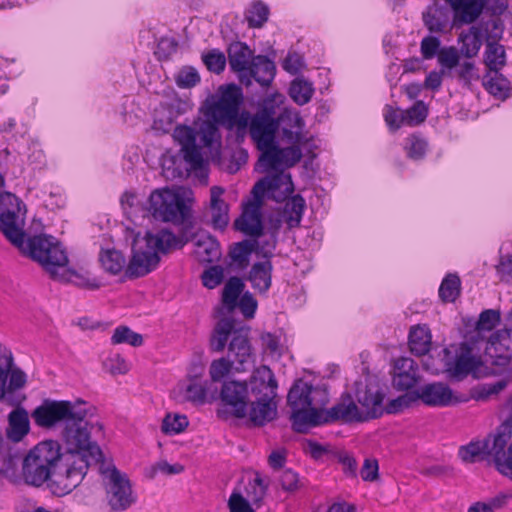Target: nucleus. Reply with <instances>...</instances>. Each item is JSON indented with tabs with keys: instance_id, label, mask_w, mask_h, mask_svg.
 <instances>
[{
	"instance_id": "18",
	"label": "nucleus",
	"mask_w": 512,
	"mask_h": 512,
	"mask_svg": "<svg viewBox=\"0 0 512 512\" xmlns=\"http://www.w3.org/2000/svg\"><path fill=\"white\" fill-rule=\"evenodd\" d=\"M301 144H291L286 148H279L276 142L270 146L259 158L260 165L265 171H278L293 167L302 158Z\"/></svg>"
},
{
	"instance_id": "56",
	"label": "nucleus",
	"mask_w": 512,
	"mask_h": 512,
	"mask_svg": "<svg viewBox=\"0 0 512 512\" xmlns=\"http://www.w3.org/2000/svg\"><path fill=\"white\" fill-rule=\"evenodd\" d=\"M202 58L208 70L214 73H221L225 69L226 57L224 53L219 50H212L204 54Z\"/></svg>"
},
{
	"instance_id": "28",
	"label": "nucleus",
	"mask_w": 512,
	"mask_h": 512,
	"mask_svg": "<svg viewBox=\"0 0 512 512\" xmlns=\"http://www.w3.org/2000/svg\"><path fill=\"white\" fill-rule=\"evenodd\" d=\"M228 58L231 69L238 74L242 83L245 82L254 58L250 48L244 43H234L229 47Z\"/></svg>"
},
{
	"instance_id": "1",
	"label": "nucleus",
	"mask_w": 512,
	"mask_h": 512,
	"mask_svg": "<svg viewBox=\"0 0 512 512\" xmlns=\"http://www.w3.org/2000/svg\"><path fill=\"white\" fill-rule=\"evenodd\" d=\"M242 102L243 92L239 86H220L217 94L206 99L205 115L210 121L201 124L202 138L206 144L219 138V125L230 130L236 129L239 136H244L249 131L262 154L275 143L279 123L275 121L273 111L268 108L253 116L248 111L239 112Z\"/></svg>"
},
{
	"instance_id": "32",
	"label": "nucleus",
	"mask_w": 512,
	"mask_h": 512,
	"mask_svg": "<svg viewBox=\"0 0 512 512\" xmlns=\"http://www.w3.org/2000/svg\"><path fill=\"white\" fill-rule=\"evenodd\" d=\"M224 189L219 186H213L210 189V210L211 221L216 229H224L229 223V208L222 199Z\"/></svg>"
},
{
	"instance_id": "11",
	"label": "nucleus",
	"mask_w": 512,
	"mask_h": 512,
	"mask_svg": "<svg viewBox=\"0 0 512 512\" xmlns=\"http://www.w3.org/2000/svg\"><path fill=\"white\" fill-rule=\"evenodd\" d=\"M29 256L38 262L54 279H64L60 274L68 264L67 253L62 244L53 236L41 234L27 240L23 246Z\"/></svg>"
},
{
	"instance_id": "14",
	"label": "nucleus",
	"mask_w": 512,
	"mask_h": 512,
	"mask_svg": "<svg viewBox=\"0 0 512 512\" xmlns=\"http://www.w3.org/2000/svg\"><path fill=\"white\" fill-rule=\"evenodd\" d=\"M4 184V179L0 187ZM25 211L21 201L11 193L0 194V230L16 247L23 249L25 245Z\"/></svg>"
},
{
	"instance_id": "7",
	"label": "nucleus",
	"mask_w": 512,
	"mask_h": 512,
	"mask_svg": "<svg viewBox=\"0 0 512 512\" xmlns=\"http://www.w3.org/2000/svg\"><path fill=\"white\" fill-rule=\"evenodd\" d=\"M249 386L256 399L251 402L247 414L254 425L263 426L277 414V382L271 369L265 365L257 368L250 378Z\"/></svg>"
},
{
	"instance_id": "4",
	"label": "nucleus",
	"mask_w": 512,
	"mask_h": 512,
	"mask_svg": "<svg viewBox=\"0 0 512 512\" xmlns=\"http://www.w3.org/2000/svg\"><path fill=\"white\" fill-rule=\"evenodd\" d=\"M184 244L182 238L168 229L147 232L144 236L137 235L132 244V256L125 270L126 275L138 278L149 274L157 268L161 255L182 248Z\"/></svg>"
},
{
	"instance_id": "43",
	"label": "nucleus",
	"mask_w": 512,
	"mask_h": 512,
	"mask_svg": "<svg viewBox=\"0 0 512 512\" xmlns=\"http://www.w3.org/2000/svg\"><path fill=\"white\" fill-rule=\"evenodd\" d=\"M189 425L187 417L178 413H167L162 420L161 431L166 435L182 433Z\"/></svg>"
},
{
	"instance_id": "44",
	"label": "nucleus",
	"mask_w": 512,
	"mask_h": 512,
	"mask_svg": "<svg viewBox=\"0 0 512 512\" xmlns=\"http://www.w3.org/2000/svg\"><path fill=\"white\" fill-rule=\"evenodd\" d=\"M460 278L456 274H448L439 287V296L444 302H454L460 294Z\"/></svg>"
},
{
	"instance_id": "48",
	"label": "nucleus",
	"mask_w": 512,
	"mask_h": 512,
	"mask_svg": "<svg viewBox=\"0 0 512 512\" xmlns=\"http://www.w3.org/2000/svg\"><path fill=\"white\" fill-rule=\"evenodd\" d=\"M18 458V452L13 450L9 443L0 435V473H6L13 469Z\"/></svg>"
},
{
	"instance_id": "26",
	"label": "nucleus",
	"mask_w": 512,
	"mask_h": 512,
	"mask_svg": "<svg viewBox=\"0 0 512 512\" xmlns=\"http://www.w3.org/2000/svg\"><path fill=\"white\" fill-rule=\"evenodd\" d=\"M509 338L510 331L507 329L497 330L490 335L485 347V356L493 365L504 366L509 362Z\"/></svg>"
},
{
	"instance_id": "22",
	"label": "nucleus",
	"mask_w": 512,
	"mask_h": 512,
	"mask_svg": "<svg viewBox=\"0 0 512 512\" xmlns=\"http://www.w3.org/2000/svg\"><path fill=\"white\" fill-rule=\"evenodd\" d=\"M422 19L425 27L431 33L445 34L455 27L449 8L437 2L426 8L422 13Z\"/></svg>"
},
{
	"instance_id": "3",
	"label": "nucleus",
	"mask_w": 512,
	"mask_h": 512,
	"mask_svg": "<svg viewBox=\"0 0 512 512\" xmlns=\"http://www.w3.org/2000/svg\"><path fill=\"white\" fill-rule=\"evenodd\" d=\"M93 428L86 417H81L71 420L63 429L64 451H61V465L53 481L57 493L72 492L82 483L92 461L103 462L101 448L91 440Z\"/></svg>"
},
{
	"instance_id": "47",
	"label": "nucleus",
	"mask_w": 512,
	"mask_h": 512,
	"mask_svg": "<svg viewBox=\"0 0 512 512\" xmlns=\"http://www.w3.org/2000/svg\"><path fill=\"white\" fill-rule=\"evenodd\" d=\"M112 344L127 343L133 347H139L143 344L142 335L133 332L126 326L117 327L111 337Z\"/></svg>"
},
{
	"instance_id": "63",
	"label": "nucleus",
	"mask_w": 512,
	"mask_h": 512,
	"mask_svg": "<svg viewBox=\"0 0 512 512\" xmlns=\"http://www.w3.org/2000/svg\"><path fill=\"white\" fill-rule=\"evenodd\" d=\"M237 306L246 318H252L257 309V301L250 292H245L240 297L239 302L237 301Z\"/></svg>"
},
{
	"instance_id": "24",
	"label": "nucleus",
	"mask_w": 512,
	"mask_h": 512,
	"mask_svg": "<svg viewBox=\"0 0 512 512\" xmlns=\"http://www.w3.org/2000/svg\"><path fill=\"white\" fill-rule=\"evenodd\" d=\"M281 127L283 139L290 144H302L306 138L303 134L304 121L299 113L284 109L282 113L275 119Z\"/></svg>"
},
{
	"instance_id": "40",
	"label": "nucleus",
	"mask_w": 512,
	"mask_h": 512,
	"mask_svg": "<svg viewBox=\"0 0 512 512\" xmlns=\"http://www.w3.org/2000/svg\"><path fill=\"white\" fill-rule=\"evenodd\" d=\"M304 209L305 200L300 195L291 197L285 203L284 215L289 227H297L300 224Z\"/></svg>"
},
{
	"instance_id": "19",
	"label": "nucleus",
	"mask_w": 512,
	"mask_h": 512,
	"mask_svg": "<svg viewBox=\"0 0 512 512\" xmlns=\"http://www.w3.org/2000/svg\"><path fill=\"white\" fill-rule=\"evenodd\" d=\"M262 204L261 199L254 197L245 203L241 216L235 221V228L245 235L259 237L263 231Z\"/></svg>"
},
{
	"instance_id": "13",
	"label": "nucleus",
	"mask_w": 512,
	"mask_h": 512,
	"mask_svg": "<svg viewBox=\"0 0 512 512\" xmlns=\"http://www.w3.org/2000/svg\"><path fill=\"white\" fill-rule=\"evenodd\" d=\"M99 473L106 492V499L113 511H124L137 500L128 475L111 463H100Z\"/></svg>"
},
{
	"instance_id": "37",
	"label": "nucleus",
	"mask_w": 512,
	"mask_h": 512,
	"mask_svg": "<svg viewBox=\"0 0 512 512\" xmlns=\"http://www.w3.org/2000/svg\"><path fill=\"white\" fill-rule=\"evenodd\" d=\"M269 483L268 477H264L258 472L253 473L245 486L246 496L252 503L261 502L266 496Z\"/></svg>"
},
{
	"instance_id": "58",
	"label": "nucleus",
	"mask_w": 512,
	"mask_h": 512,
	"mask_svg": "<svg viewBox=\"0 0 512 512\" xmlns=\"http://www.w3.org/2000/svg\"><path fill=\"white\" fill-rule=\"evenodd\" d=\"M104 366L112 375H123L130 370L129 363L119 354L107 358L104 362Z\"/></svg>"
},
{
	"instance_id": "51",
	"label": "nucleus",
	"mask_w": 512,
	"mask_h": 512,
	"mask_svg": "<svg viewBox=\"0 0 512 512\" xmlns=\"http://www.w3.org/2000/svg\"><path fill=\"white\" fill-rule=\"evenodd\" d=\"M233 362L229 358L221 357L210 364L209 375L213 382H219L226 377L232 369Z\"/></svg>"
},
{
	"instance_id": "25",
	"label": "nucleus",
	"mask_w": 512,
	"mask_h": 512,
	"mask_svg": "<svg viewBox=\"0 0 512 512\" xmlns=\"http://www.w3.org/2000/svg\"><path fill=\"white\" fill-rule=\"evenodd\" d=\"M490 25L492 26L493 30H495V33L488 37L484 62L489 71H500L506 64L505 49L503 45L495 41H491L490 39H499L502 35L503 28L502 24L498 20H492Z\"/></svg>"
},
{
	"instance_id": "16",
	"label": "nucleus",
	"mask_w": 512,
	"mask_h": 512,
	"mask_svg": "<svg viewBox=\"0 0 512 512\" xmlns=\"http://www.w3.org/2000/svg\"><path fill=\"white\" fill-rule=\"evenodd\" d=\"M294 190L291 175L282 170L273 171L258 181L253 189L252 196L263 201L265 195L277 202L283 201Z\"/></svg>"
},
{
	"instance_id": "35",
	"label": "nucleus",
	"mask_w": 512,
	"mask_h": 512,
	"mask_svg": "<svg viewBox=\"0 0 512 512\" xmlns=\"http://www.w3.org/2000/svg\"><path fill=\"white\" fill-rule=\"evenodd\" d=\"M432 346V335L426 325H417L409 333L410 351L417 356L426 355Z\"/></svg>"
},
{
	"instance_id": "8",
	"label": "nucleus",
	"mask_w": 512,
	"mask_h": 512,
	"mask_svg": "<svg viewBox=\"0 0 512 512\" xmlns=\"http://www.w3.org/2000/svg\"><path fill=\"white\" fill-rule=\"evenodd\" d=\"M188 194L182 187L156 189L148 198L147 210L157 221L182 224L190 216Z\"/></svg>"
},
{
	"instance_id": "17",
	"label": "nucleus",
	"mask_w": 512,
	"mask_h": 512,
	"mask_svg": "<svg viewBox=\"0 0 512 512\" xmlns=\"http://www.w3.org/2000/svg\"><path fill=\"white\" fill-rule=\"evenodd\" d=\"M220 399L228 413L236 418H244L249 403V386L246 382L227 381L222 386Z\"/></svg>"
},
{
	"instance_id": "2",
	"label": "nucleus",
	"mask_w": 512,
	"mask_h": 512,
	"mask_svg": "<svg viewBox=\"0 0 512 512\" xmlns=\"http://www.w3.org/2000/svg\"><path fill=\"white\" fill-rule=\"evenodd\" d=\"M287 400L291 408L292 427L300 433L334 421L345 424L366 422L359 406L350 396L341 398L338 403L326 410L324 407L329 402L327 389L309 385L301 380L291 387Z\"/></svg>"
},
{
	"instance_id": "20",
	"label": "nucleus",
	"mask_w": 512,
	"mask_h": 512,
	"mask_svg": "<svg viewBox=\"0 0 512 512\" xmlns=\"http://www.w3.org/2000/svg\"><path fill=\"white\" fill-rule=\"evenodd\" d=\"M274 247L273 243L269 249L262 248L264 260L255 262L247 276L251 287L259 294H266L272 285L273 265L270 258L273 256Z\"/></svg>"
},
{
	"instance_id": "64",
	"label": "nucleus",
	"mask_w": 512,
	"mask_h": 512,
	"mask_svg": "<svg viewBox=\"0 0 512 512\" xmlns=\"http://www.w3.org/2000/svg\"><path fill=\"white\" fill-rule=\"evenodd\" d=\"M261 344L266 353L273 356H279L281 354L280 339L276 335L269 332L263 333L261 335Z\"/></svg>"
},
{
	"instance_id": "10",
	"label": "nucleus",
	"mask_w": 512,
	"mask_h": 512,
	"mask_svg": "<svg viewBox=\"0 0 512 512\" xmlns=\"http://www.w3.org/2000/svg\"><path fill=\"white\" fill-rule=\"evenodd\" d=\"M86 403L83 401H65L45 399L31 413V417L36 426L55 430L65 426L73 419L87 417Z\"/></svg>"
},
{
	"instance_id": "23",
	"label": "nucleus",
	"mask_w": 512,
	"mask_h": 512,
	"mask_svg": "<svg viewBox=\"0 0 512 512\" xmlns=\"http://www.w3.org/2000/svg\"><path fill=\"white\" fill-rule=\"evenodd\" d=\"M359 409L366 421L380 417L383 414L384 395L376 386H365L356 391Z\"/></svg>"
},
{
	"instance_id": "50",
	"label": "nucleus",
	"mask_w": 512,
	"mask_h": 512,
	"mask_svg": "<svg viewBox=\"0 0 512 512\" xmlns=\"http://www.w3.org/2000/svg\"><path fill=\"white\" fill-rule=\"evenodd\" d=\"M13 364V357L10 351L0 347V399L5 396V387L11 367Z\"/></svg>"
},
{
	"instance_id": "27",
	"label": "nucleus",
	"mask_w": 512,
	"mask_h": 512,
	"mask_svg": "<svg viewBox=\"0 0 512 512\" xmlns=\"http://www.w3.org/2000/svg\"><path fill=\"white\" fill-rule=\"evenodd\" d=\"M418 366L408 357H401L395 361L393 386L399 390H408L418 382Z\"/></svg>"
},
{
	"instance_id": "62",
	"label": "nucleus",
	"mask_w": 512,
	"mask_h": 512,
	"mask_svg": "<svg viewBox=\"0 0 512 512\" xmlns=\"http://www.w3.org/2000/svg\"><path fill=\"white\" fill-rule=\"evenodd\" d=\"M303 66V57L296 52H289L282 63L283 69L292 75L299 73Z\"/></svg>"
},
{
	"instance_id": "60",
	"label": "nucleus",
	"mask_w": 512,
	"mask_h": 512,
	"mask_svg": "<svg viewBox=\"0 0 512 512\" xmlns=\"http://www.w3.org/2000/svg\"><path fill=\"white\" fill-rule=\"evenodd\" d=\"M224 270L221 266H212L202 274V282L208 289L217 287L223 280Z\"/></svg>"
},
{
	"instance_id": "41",
	"label": "nucleus",
	"mask_w": 512,
	"mask_h": 512,
	"mask_svg": "<svg viewBox=\"0 0 512 512\" xmlns=\"http://www.w3.org/2000/svg\"><path fill=\"white\" fill-rule=\"evenodd\" d=\"M100 262L103 269L113 275L119 274L126 264L123 254L114 249L102 251L100 254Z\"/></svg>"
},
{
	"instance_id": "33",
	"label": "nucleus",
	"mask_w": 512,
	"mask_h": 512,
	"mask_svg": "<svg viewBox=\"0 0 512 512\" xmlns=\"http://www.w3.org/2000/svg\"><path fill=\"white\" fill-rule=\"evenodd\" d=\"M458 42L461 44L458 49L460 56L463 55L469 59L476 57L483 44L482 29L476 25L471 26L459 35Z\"/></svg>"
},
{
	"instance_id": "57",
	"label": "nucleus",
	"mask_w": 512,
	"mask_h": 512,
	"mask_svg": "<svg viewBox=\"0 0 512 512\" xmlns=\"http://www.w3.org/2000/svg\"><path fill=\"white\" fill-rule=\"evenodd\" d=\"M440 45L441 41L439 38L431 35L424 37L420 43V51L423 58L430 60L435 56L438 57L440 50L443 48Z\"/></svg>"
},
{
	"instance_id": "21",
	"label": "nucleus",
	"mask_w": 512,
	"mask_h": 512,
	"mask_svg": "<svg viewBox=\"0 0 512 512\" xmlns=\"http://www.w3.org/2000/svg\"><path fill=\"white\" fill-rule=\"evenodd\" d=\"M453 12V25L460 28L476 22L485 8L484 0H445Z\"/></svg>"
},
{
	"instance_id": "52",
	"label": "nucleus",
	"mask_w": 512,
	"mask_h": 512,
	"mask_svg": "<svg viewBox=\"0 0 512 512\" xmlns=\"http://www.w3.org/2000/svg\"><path fill=\"white\" fill-rule=\"evenodd\" d=\"M500 322V313L498 311L488 309L483 311L476 325L479 334L492 331Z\"/></svg>"
},
{
	"instance_id": "39",
	"label": "nucleus",
	"mask_w": 512,
	"mask_h": 512,
	"mask_svg": "<svg viewBox=\"0 0 512 512\" xmlns=\"http://www.w3.org/2000/svg\"><path fill=\"white\" fill-rule=\"evenodd\" d=\"M244 288L243 281L238 277H231L225 284L222 292V302L225 308L231 312L237 306V301Z\"/></svg>"
},
{
	"instance_id": "38",
	"label": "nucleus",
	"mask_w": 512,
	"mask_h": 512,
	"mask_svg": "<svg viewBox=\"0 0 512 512\" xmlns=\"http://www.w3.org/2000/svg\"><path fill=\"white\" fill-rule=\"evenodd\" d=\"M487 91L494 96L506 97L510 89L509 80L499 71H489L483 79Z\"/></svg>"
},
{
	"instance_id": "54",
	"label": "nucleus",
	"mask_w": 512,
	"mask_h": 512,
	"mask_svg": "<svg viewBox=\"0 0 512 512\" xmlns=\"http://www.w3.org/2000/svg\"><path fill=\"white\" fill-rule=\"evenodd\" d=\"M407 126H415L425 121L428 108L423 101H417L411 108L404 110Z\"/></svg>"
},
{
	"instance_id": "34",
	"label": "nucleus",
	"mask_w": 512,
	"mask_h": 512,
	"mask_svg": "<svg viewBox=\"0 0 512 512\" xmlns=\"http://www.w3.org/2000/svg\"><path fill=\"white\" fill-rule=\"evenodd\" d=\"M194 253L200 262H213L220 255L218 241L207 233H200L196 236Z\"/></svg>"
},
{
	"instance_id": "36",
	"label": "nucleus",
	"mask_w": 512,
	"mask_h": 512,
	"mask_svg": "<svg viewBox=\"0 0 512 512\" xmlns=\"http://www.w3.org/2000/svg\"><path fill=\"white\" fill-rule=\"evenodd\" d=\"M29 429V417L24 409H15L9 414V439L19 442L28 434Z\"/></svg>"
},
{
	"instance_id": "61",
	"label": "nucleus",
	"mask_w": 512,
	"mask_h": 512,
	"mask_svg": "<svg viewBox=\"0 0 512 512\" xmlns=\"http://www.w3.org/2000/svg\"><path fill=\"white\" fill-rule=\"evenodd\" d=\"M184 398L197 403H202L206 397V389L197 382L189 383L182 387Z\"/></svg>"
},
{
	"instance_id": "42",
	"label": "nucleus",
	"mask_w": 512,
	"mask_h": 512,
	"mask_svg": "<svg viewBox=\"0 0 512 512\" xmlns=\"http://www.w3.org/2000/svg\"><path fill=\"white\" fill-rule=\"evenodd\" d=\"M313 93L314 88L312 83L303 78H296L290 85V96L298 105L308 103Z\"/></svg>"
},
{
	"instance_id": "45",
	"label": "nucleus",
	"mask_w": 512,
	"mask_h": 512,
	"mask_svg": "<svg viewBox=\"0 0 512 512\" xmlns=\"http://www.w3.org/2000/svg\"><path fill=\"white\" fill-rule=\"evenodd\" d=\"M427 148V141L416 134L407 137L404 143V150L407 156L412 160L422 159L426 154Z\"/></svg>"
},
{
	"instance_id": "31",
	"label": "nucleus",
	"mask_w": 512,
	"mask_h": 512,
	"mask_svg": "<svg viewBox=\"0 0 512 512\" xmlns=\"http://www.w3.org/2000/svg\"><path fill=\"white\" fill-rule=\"evenodd\" d=\"M481 366V358L473 355L470 350L463 351L454 362L447 361L445 363L446 370L457 378H462L470 373L476 374Z\"/></svg>"
},
{
	"instance_id": "5",
	"label": "nucleus",
	"mask_w": 512,
	"mask_h": 512,
	"mask_svg": "<svg viewBox=\"0 0 512 512\" xmlns=\"http://www.w3.org/2000/svg\"><path fill=\"white\" fill-rule=\"evenodd\" d=\"M61 446L55 440H45L33 447L24 457L22 477L26 484L40 487L48 483L51 492L56 496L68 493H57L53 487L54 476L61 465Z\"/></svg>"
},
{
	"instance_id": "29",
	"label": "nucleus",
	"mask_w": 512,
	"mask_h": 512,
	"mask_svg": "<svg viewBox=\"0 0 512 512\" xmlns=\"http://www.w3.org/2000/svg\"><path fill=\"white\" fill-rule=\"evenodd\" d=\"M419 400L428 406H448L455 402L451 389L442 383L428 384L422 387L417 394Z\"/></svg>"
},
{
	"instance_id": "55",
	"label": "nucleus",
	"mask_w": 512,
	"mask_h": 512,
	"mask_svg": "<svg viewBox=\"0 0 512 512\" xmlns=\"http://www.w3.org/2000/svg\"><path fill=\"white\" fill-rule=\"evenodd\" d=\"M251 501L244 497L240 490L234 489L229 497L228 507L230 512H254Z\"/></svg>"
},
{
	"instance_id": "46",
	"label": "nucleus",
	"mask_w": 512,
	"mask_h": 512,
	"mask_svg": "<svg viewBox=\"0 0 512 512\" xmlns=\"http://www.w3.org/2000/svg\"><path fill=\"white\" fill-rule=\"evenodd\" d=\"M269 8L261 1L251 4L246 13V19L250 27L259 28L268 20Z\"/></svg>"
},
{
	"instance_id": "12",
	"label": "nucleus",
	"mask_w": 512,
	"mask_h": 512,
	"mask_svg": "<svg viewBox=\"0 0 512 512\" xmlns=\"http://www.w3.org/2000/svg\"><path fill=\"white\" fill-rule=\"evenodd\" d=\"M205 107L206 101L200 108L203 117L198 118L194 122V127L178 125L173 131V138L181 145L184 159L193 170L202 169L204 167V158L201 153V148H209L212 150L220 146V135L219 138L211 142V144H206L202 138L201 124L210 121L205 115Z\"/></svg>"
},
{
	"instance_id": "15",
	"label": "nucleus",
	"mask_w": 512,
	"mask_h": 512,
	"mask_svg": "<svg viewBox=\"0 0 512 512\" xmlns=\"http://www.w3.org/2000/svg\"><path fill=\"white\" fill-rule=\"evenodd\" d=\"M438 64L446 77H456L464 85L479 79L478 70L471 61L460 62V54L454 46H444L438 54Z\"/></svg>"
},
{
	"instance_id": "6",
	"label": "nucleus",
	"mask_w": 512,
	"mask_h": 512,
	"mask_svg": "<svg viewBox=\"0 0 512 512\" xmlns=\"http://www.w3.org/2000/svg\"><path fill=\"white\" fill-rule=\"evenodd\" d=\"M249 329L236 323L234 319L222 318L216 324L210 339L212 350L221 352L231 337L228 358L235 364L237 372L246 371L254 363L252 348L248 339Z\"/></svg>"
},
{
	"instance_id": "9",
	"label": "nucleus",
	"mask_w": 512,
	"mask_h": 512,
	"mask_svg": "<svg viewBox=\"0 0 512 512\" xmlns=\"http://www.w3.org/2000/svg\"><path fill=\"white\" fill-rule=\"evenodd\" d=\"M512 437V426L509 422L502 423L496 432L484 441L470 442L459 449V457L467 463L482 460L492 461L500 472V463L507 462L505 447Z\"/></svg>"
},
{
	"instance_id": "30",
	"label": "nucleus",
	"mask_w": 512,
	"mask_h": 512,
	"mask_svg": "<svg viewBox=\"0 0 512 512\" xmlns=\"http://www.w3.org/2000/svg\"><path fill=\"white\" fill-rule=\"evenodd\" d=\"M249 71L244 84L250 85L253 78L261 86H268L274 79L276 68L273 61L258 55L253 58Z\"/></svg>"
},
{
	"instance_id": "59",
	"label": "nucleus",
	"mask_w": 512,
	"mask_h": 512,
	"mask_svg": "<svg viewBox=\"0 0 512 512\" xmlns=\"http://www.w3.org/2000/svg\"><path fill=\"white\" fill-rule=\"evenodd\" d=\"M200 81V76L196 69L185 67L179 71L176 76V83L181 88H190Z\"/></svg>"
},
{
	"instance_id": "53",
	"label": "nucleus",
	"mask_w": 512,
	"mask_h": 512,
	"mask_svg": "<svg viewBox=\"0 0 512 512\" xmlns=\"http://www.w3.org/2000/svg\"><path fill=\"white\" fill-rule=\"evenodd\" d=\"M384 119L391 131H396L406 123L405 111L392 106H386L384 109Z\"/></svg>"
},
{
	"instance_id": "49",
	"label": "nucleus",
	"mask_w": 512,
	"mask_h": 512,
	"mask_svg": "<svg viewBox=\"0 0 512 512\" xmlns=\"http://www.w3.org/2000/svg\"><path fill=\"white\" fill-rule=\"evenodd\" d=\"M254 245V242L248 240L236 243L230 251L232 261L240 266L246 265L248 263L249 256L254 249Z\"/></svg>"
}]
</instances>
